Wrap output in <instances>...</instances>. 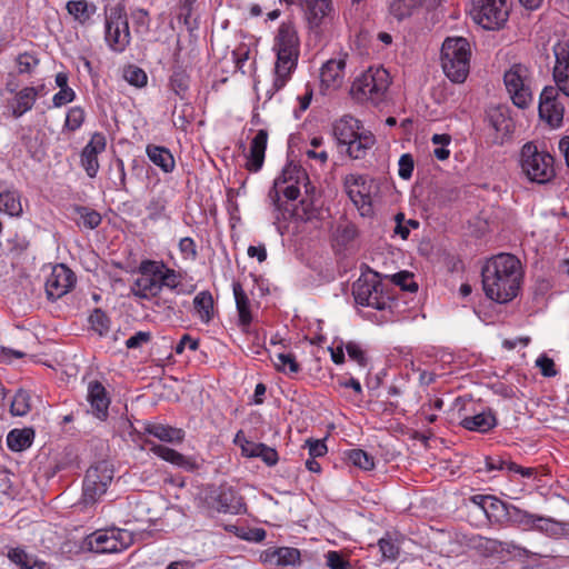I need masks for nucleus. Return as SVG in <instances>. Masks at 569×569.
<instances>
[{"instance_id": "nucleus-30", "label": "nucleus", "mask_w": 569, "mask_h": 569, "mask_svg": "<svg viewBox=\"0 0 569 569\" xmlns=\"http://www.w3.org/2000/svg\"><path fill=\"white\" fill-rule=\"evenodd\" d=\"M144 431L161 441L170 443H180L184 439V431L182 429L161 423H149L146 426Z\"/></svg>"}, {"instance_id": "nucleus-28", "label": "nucleus", "mask_w": 569, "mask_h": 569, "mask_svg": "<svg viewBox=\"0 0 569 569\" xmlns=\"http://www.w3.org/2000/svg\"><path fill=\"white\" fill-rule=\"evenodd\" d=\"M376 143V137L367 129L360 130L357 138L347 144V153L352 159H363Z\"/></svg>"}, {"instance_id": "nucleus-9", "label": "nucleus", "mask_w": 569, "mask_h": 569, "mask_svg": "<svg viewBox=\"0 0 569 569\" xmlns=\"http://www.w3.org/2000/svg\"><path fill=\"white\" fill-rule=\"evenodd\" d=\"M133 543V535L119 528H106L88 535L81 549L94 553H117L126 550Z\"/></svg>"}, {"instance_id": "nucleus-7", "label": "nucleus", "mask_w": 569, "mask_h": 569, "mask_svg": "<svg viewBox=\"0 0 569 569\" xmlns=\"http://www.w3.org/2000/svg\"><path fill=\"white\" fill-rule=\"evenodd\" d=\"M390 84V74L383 67H370L353 81L351 93L359 101L378 104L385 100Z\"/></svg>"}, {"instance_id": "nucleus-12", "label": "nucleus", "mask_w": 569, "mask_h": 569, "mask_svg": "<svg viewBox=\"0 0 569 569\" xmlns=\"http://www.w3.org/2000/svg\"><path fill=\"white\" fill-rule=\"evenodd\" d=\"M345 190L362 217L373 213V180L366 174L349 173L343 179Z\"/></svg>"}, {"instance_id": "nucleus-22", "label": "nucleus", "mask_w": 569, "mask_h": 569, "mask_svg": "<svg viewBox=\"0 0 569 569\" xmlns=\"http://www.w3.org/2000/svg\"><path fill=\"white\" fill-rule=\"evenodd\" d=\"M42 88V86L39 88L24 87L14 93L13 98L8 102V107L16 119L32 109Z\"/></svg>"}, {"instance_id": "nucleus-36", "label": "nucleus", "mask_w": 569, "mask_h": 569, "mask_svg": "<svg viewBox=\"0 0 569 569\" xmlns=\"http://www.w3.org/2000/svg\"><path fill=\"white\" fill-rule=\"evenodd\" d=\"M150 450L158 456L159 458L163 459L167 462L172 463L173 466L180 467V468H190L192 463L190 460L183 456L182 453L178 452L174 449H171L169 447L153 443L150 448Z\"/></svg>"}, {"instance_id": "nucleus-39", "label": "nucleus", "mask_w": 569, "mask_h": 569, "mask_svg": "<svg viewBox=\"0 0 569 569\" xmlns=\"http://www.w3.org/2000/svg\"><path fill=\"white\" fill-rule=\"evenodd\" d=\"M33 431L30 429H13L7 436L8 447L13 451H22L32 445Z\"/></svg>"}, {"instance_id": "nucleus-19", "label": "nucleus", "mask_w": 569, "mask_h": 569, "mask_svg": "<svg viewBox=\"0 0 569 569\" xmlns=\"http://www.w3.org/2000/svg\"><path fill=\"white\" fill-rule=\"evenodd\" d=\"M487 118L489 124L497 132V138L503 140L513 132L515 121L511 117V110L507 104H498L489 108Z\"/></svg>"}, {"instance_id": "nucleus-45", "label": "nucleus", "mask_w": 569, "mask_h": 569, "mask_svg": "<svg viewBox=\"0 0 569 569\" xmlns=\"http://www.w3.org/2000/svg\"><path fill=\"white\" fill-rule=\"evenodd\" d=\"M358 236L359 231L357 226L350 221L339 223L336 229V240L342 246L351 243Z\"/></svg>"}, {"instance_id": "nucleus-4", "label": "nucleus", "mask_w": 569, "mask_h": 569, "mask_svg": "<svg viewBox=\"0 0 569 569\" xmlns=\"http://www.w3.org/2000/svg\"><path fill=\"white\" fill-rule=\"evenodd\" d=\"M471 49L467 39L447 38L441 47V67L445 74L455 83L466 81L470 70Z\"/></svg>"}, {"instance_id": "nucleus-57", "label": "nucleus", "mask_w": 569, "mask_h": 569, "mask_svg": "<svg viewBox=\"0 0 569 569\" xmlns=\"http://www.w3.org/2000/svg\"><path fill=\"white\" fill-rule=\"evenodd\" d=\"M326 563L330 569H351L347 560L339 551L330 550L326 553Z\"/></svg>"}, {"instance_id": "nucleus-21", "label": "nucleus", "mask_w": 569, "mask_h": 569, "mask_svg": "<svg viewBox=\"0 0 569 569\" xmlns=\"http://www.w3.org/2000/svg\"><path fill=\"white\" fill-rule=\"evenodd\" d=\"M87 399L90 402L93 415L100 420H106L108 418L110 397L100 381L89 382Z\"/></svg>"}, {"instance_id": "nucleus-16", "label": "nucleus", "mask_w": 569, "mask_h": 569, "mask_svg": "<svg viewBox=\"0 0 569 569\" xmlns=\"http://www.w3.org/2000/svg\"><path fill=\"white\" fill-rule=\"evenodd\" d=\"M74 273L64 264L53 267L46 281V292L48 298L57 300L68 293L74 286Z\"/></svg>"}, {"instance_id": "nucleus-15", "label": "nucleus", "mask_w": 569, "mask_h": 569, "mask_svg": "<svg viewBox=\"0 0 569 569\" xmlns=\"http://www.w3.org/2000/svg\"><path fill=\"white\" fill-rule=\"evenodd\" d=\"M558 89L547 86L540 93L539 117L551 128H559L562 124L565 106L560 101Z\"/></svg>"}, {"instance_id": "nucleus-38", "label": "nucleus", "mask_w": 569, "mask_h": 569, "mask_svg": "<svg viewBox=\"0 0 569 569\" xmlns=\"http://www.w3.org/2000/svg\"><path fill=\"white\" fill-rule=\"evenodd\" d=\"M271 360L274 369L286 376L292 377L301 370V366L292 352H279Z\"/></svg>"}, {"instance_id": "nucleus-13", "label": "nucleus", "mask_w": 569, "mask_h": 569, "mask_svg": "<svg viewBox=\"0 0 569 569\" xmlns=\"http://www.w3.org/2000/svg\"><path fill=\"white\" fill-rule=\"evenodd\" d=\"M308 28L322 33L329 30L336 19V10L332 0H300Z\"/></svg>"}, {"instance_id": "nucleus-20", "label": "nucleus", "mask_w": 569, "mask_h": 569, "mask_svg": "<svg viewBox=\"0 0 569 569\" xmlns=\"http://www.w3.org/2000/svg\"><path fill=\"white\" fill-rule=\"evenodd\" d=\"M346 69V56L328 60L321 68V84L327 89H338L343 83Z\"/></svg>"}, {"instance_id": "nucleus-56", "label": "nucleus", "mask_w": 569, "mask_h": 569, "mask_svg": "<svg viewBox=\"0 0 569 569\" xmlns=\"http://www.w3.org/2000/svg\"><path fill=\"white\" fill-rule=\"evenodd\" d=\"M346 352L348 353L349 358L357 362L361 367H366L368 363L366 351L362 349L361 345L355 341H348L345 345Z\"/></svg>"}, {"instance_id": "nucleus-64", "label": "nucleus", "mask_w": 569, "mask_h": 569, "mask_svg": "<svg viewBox=\"0 0 569 569\" xmlns=\"http://www.w3.org/2000/svg\"><path fill=\"white\" fill-rule=\"evenodd\" d=\"M150 339H151L150 332L138 331L126 341V347L128 349H137V348L141 347L143 343L149 342Z\"/></svg>"}, {"instance_id": "nucleus-58", "label": "nucleus", "mask_w": 569, "mask_h": 569, "mask_svg": "<svg viewBox=\"0 0 569 569\" xmlns=\"http://www.w3.org/2000/svg\"><path fill=\"white\" fill-rule=\"evenodd\" d=\"M179 251L184 259L196 260L198 257L197 244L190 237L181 238L179 241Z\"/></svg>"}, {"instance_id": "nucleus-61", "label": "nucleus", "mask_w": 569, "mask_h": 569, "mask_svg": "<svg viewBox=\"0 0 569 569\" xmlns=\"http://www.w3.org/2000/svg\"><path fill=\"white\" fill-rule=\"evenodd\" d=\"M76 99V92L72 88L60 89L52 98L53 107L60 108Z\"/></svg>"}, {"instance_id": "nucleus-41", "label": "nucleus", "mask_w": 569, "mask_h": 569, "mask_svg": "<svg viewBox=\"0 0 569 569\" xmlns=\"http://www.w3.org/2000/svg\"><path fill=\"white\" fill-rule=\"evenodd\" d=\"M346 457L351 465L365 471H370L376 466L373 456L362 449H350Z\"/></svg>"}, {"instance_id": "nucleus-50", "label": "nucleus", "mask_w": 569, "mask_h": 569, "mask_svg": "<svg viewBox=\"0 0 569 569\" xmlns=\"http://www.w3.org/2000/svg\"><path fill=\"white\" fill-rule=\"evenodd\" d=\"M18 72L20 74H31L39 64V59L34 53L22 52L16 59Z\"/></svg>"}, {"instance_id": "nucleus-25", "label": "nucleus", "mask_w": 569, "mask_h": 569, "mask_svg": "<svg viewBox=\"0 0 569 569\" xmlns=\"http://www.w3.org/2000/svg\"><path fill=\"white\" fill-rule=\"evenodd\" d=\"M216 508L219 512L240 515L244 511L246 505L234 489L222 486L216 497Z\"/></svg>"}, {"instance_id": "nucleus-26", "label": "nucleus", "mask_w": 569, "mask_h": 569, "mask_svg": "<svg viewBox=\"0 0 569 569\" xmlns=\"http://www.w3.org/2000/svg\"><path fill=\"white\" fill-rule=\"evenodd\" d=\"M460 426L466 430L487 433L497 426L496 415L489 409L473 416H465Z\"/></svg>"}, {"instance_id": "nucleus-52", "label": "nucleus", "mask_w": 569, "mask_h": 569, "mask_svg": "<svg viewBox=\"0 0 569 569\" xmlns=\"http://www.w3.org/2000/svg\"><path fill=\"white\" fill-rule=\"evenodd\" d=\"M167 208V200L163 197H153L148 202L146 210L148 218L152 221H157L164 216Z\"/></svg>"}, {"instance_id": "nucleus-42", "label": "nucleus", "mask_w": 569, "mask_h": 569, "mask_svg": "<svg viewBox=\"0 0 569 569\" xmlns=\"http://www.w3.org/2000/svg\"><path fill=\"white\" fill-rule=\"evenodd\" d=\"M190 77L184 70H176L169 78V88L180 99H184L189 90Z\"/></svg>"}, {"instance_id": "nucleus-60", "label": "nucleus", "mask_w": 569, "mask_h": 569, "mask_svg": "<svg viewBox=\"0 0 569 569\" xmlns=\"http://www.w3.org/2000/svg\"><path fill=\"white\" fill-rule=\"evenodd\" d=\"M392 279L403 290L413 292L418 289L417 283L412 280V274L407 271L396 273Z\"/></svg>"}, {"instance_id": "nucleus-18", "label": "nucleus", "mask_w": 569, "mask_h": 569, "mask_svg": "<svg viewBox=\"0 0 569 569\" xmlns=\"http://www.w3.org/2000/svg\"><path fill=\"white\" fill-rule=\"evenodd\" d=\"M555 66L552 77L558 92L569 97V43H557L553 47Z\"/></svg>"}, {"instance_id": "nucleus-40", "label": "nucleus", "mask_w": 569, "mask_h": 569, "mask_svg": "<svg viewBox=\"0 0 569 569\" xmlns=\"http://www.w3.org/2000/svg\"><path fill=\"white\" fill-rule=\"evenodd\" d=\"M7 557L11 562L19 567V569H33L36 567H41L44 562L39 561L37 558L27 553V551L22 548H10Z\"/></svg>"}, {"instance_id": "nucleus-17", "label": "nucleus", "mask_w": 569, "mask_h": 569, "mask_svg": "<svg viewBox=\"0 0 569 569\" xmlns=\"http://www.w3.org/2000/svg\"><path fill=\"white\" fill-rule=\"evenodd\" d=\"M107 148V139L102 132H94L89 142L82 149L80 162L86 173L90 178H96L100 169L98 156L104 152Z\"/></svg>"}, {"instance_id": "nucleus-2", "label": "nucleus", "mask_w": 569, "mask_h": 569, "mask_svg": "<svg viewBox=\"0 0 569 569\" xmlns=\"http://www.w3.org/2000/svg\"><path fill=\"white\" fill-rule=\"evenodd\" d=\"M272 50L277 58L272 88L274 91H279L291 79L300 56V39L292 22H282L279 26Z\"/></svg>"}, {"instance_id": "nucleus-5", "label": "nucleus", "mask_w": 569, "mask_h": 569, "mask_svg": "<svg viewBox=\"0 0 569 569\" xmlns=\"http://www.w3.org/2000/svg\"><path fill=\"white\" fill-rule=\"evenodd\" d=\"M352 295L357 305L377 310L389 309L392 303L389 289L373 271L359 277L352 286Z\"/></svg>"}, {"instance_id": "nucleus-48", "label": "nucleus", "mask_w": 569, "mask_h": 569, "mask_svg": "<svg viewBox=\"0 0 569 569\" xmlns=\"http://www.w3.org/2000/svg\"><path fill=\"white\" fill-rule=\"evenodd\" d=\"M86 119V112L81 107H72L68 110L63 130L74 132L81 128Z\"/></svg>"}, {"instance_id": "nucleus-49", "label": "nucleus", "mask_w": 569, "mask_h": 569, "mask_svg": "<svg viewBox=\"0 0 569 569\" xmlns=\"http://www.w3.org/2000/svg\"><path fill=\"white\" fill-rule=\"evenodd\" d=\"M74 211L80 217L82 226L84 228L94 229L102 221L101 214L98 211L90 209L88 207L77 206L74 208Z\"/></svg>"}, {"instance_id": "nucleus-44", "label": "nucleus", "mask_w": 569, "mask_h": 569, "mask_svg": "<svg viewBox=\"0 0 569 569\" xmlns=\"http://www.w3.org/2000/svg\"><path fill=\"white\" fill-rule=\"evenodd\" d=\"M378 547L381 552V558L385 561H393L399 557L400 546L389 532L378 540Z\"/></svg>"}, {"instance_id": "nucleus-55", "label": "nucleus", "mask_w": 569, "mask_h": 569, "mask_svg": "<svg viewBox=\"0 0 569 569\" xmlns=\"http://www.w3.org/2000/svg\"><path fill=\"white\" fill-rule=\"evenodd\" d=\"M318 208L313 201V199L305 198L300 201V206L297 209V216L305 220L309 221L318 217Z\"/></svg>"}, {"instance_id": "nucleus-14", "label": "nucleus", "mask_w": 569, "mask_h": 569, "mask_svg": "<svg viewBox=\"0 0 569 569\" xmlns=\"http://www.w3.org/2000/svg\"><path fill=\"white\" fill-rule=\"evenodd\" d=\"M113 479V469L108 461H99L90 467L83 479V497L87 502H96L107 491Z\"/></svg>"}, {"instance_id": "nucleus-10", "label": "nucleus", "mask_w": 569, "mask_h": 569, "mask_svg": "<svg viewBox=\"0 0 569 569\" xmlns=\"http://www.w3.org/2000/svg\"><path fill=\"white\" fill-rule=\"evenodd\" d=\"M511 11V0H471L470 16L486 30H500Z\"/></svg>"}, {"instance_id": "nucleus-53", "label": "nucleus", "mask_w": 569, "mask_h": 569, "mask_svg": "<svg viewBox=\"0 0 569 569\" xmlns=\"http://www.w3.org/2000/svg\"><path fill=\"white\" fill-rule=\"evenodd\" d=\"M511 517L516 522L522 526L526 529H535L536 523L539 519L538 515L530 513L528 511L521 510L517 507H512Z\"/></svg>"}, {"instance_id": "nucleus-63", "label": "nucleus", "mask_w": 569, "mask_h": 569, "mask_svg": "<svg viewBox=\"0 0 569 569\" xmlns=\"http://www.w3.org/2000/svg\"><path fill=\"white\" fill-rule=\"evenodd\" d=\"M536 363L545 377H555L558 373L553 360L545 355L540 356Z\"/></svg>"}, {"instance_id": "nucleus-11", "label": "nucleus", "mask_w": 569, "mask_h": 569, "mask_svg": "<svg viewBox=\"0 0 569 569\" xmlns=\"http://www.w3.org/2000/svg\"><path fill=\"white\" fill-rule=\"evenodd\" d=\"M104 40L113 52H123L131 42L128 14L123 4L118 3L106 13Z\"/></svg>"}, {"instance_id": "nucleus-43", "label": "nucleus", "mask_w": 569, "mask_h": 569, "mask_svg": "<svg viewBox=\"0 0 569 569\" xmlns=\"http://www.w3.org/2000/svg\"><path fill=\"white\" fill-rule=\"evenodd\" d=\"M419 6V0H392L389 6L390 13L398 20L409 18Z\"/></svg>"}, {"instance_id": "nucleus-46", "label": "nucleus", "mask_w": 569, "mask_h": 569, "mask_svg": "<svg viewBox=\"0 0 569 569\" xmlns=\"http://www.w3.org/2000/svg\"><path fill=\"white\" fill-rule=\"evenodd\" d=\"M123 78L129 84L136 88H143L148 82V76L146 71L134 64H129L123 69Z\"/></svg>"}, {"instance_id": "nucleus-51", "label": "nucleus", "mask_w": 569, "mask_h": 569, "mask_svg": "<svg viewBox=\"0 0 569 569\" xmlns=\"http://www.w3.org/2000/svg\"><path fill=\"white\" fill-rule=\"evenodd\" d=\"M91 328L99 335H104L110 329V319L101 309H94L89 317Z\"/></svg>"}, {"instance_id": "nucleus-3", "label": "nucleus", "mask_w": 569, "mask_h": 569, "mask_svg": "<svg viewBox=\"0 0 569 569\" xmlns=\"http://www.w3.org/2000/svg\"><path fill=\"white\" fill-rule=\"evenodd\" d=\"M138 273L139 277L133 281L130 291L140 299L157 297L163 287L173 290L182 282V276L162 260H142Z\"/></svg>"}, {"instance_id": "nucleus-27", "label": "nucleus", "mask_w": 569, "mask_h": 569, "mask_svg": "<svg viewBox=\"0 0 569 569\" xmlns=\"http://www.w3.org/2000/svg\"><path fill=\"white\" fill-rule=\"evenodd\" d=\"M146 153L149 160L159 167L164 173H170L176 168V161L170 150L162 146L148 144Z\"/></svg>"}, {"instance_id": "nucleus-62", "label": "nucleus", "mask_w": 569, "mask_h": 569, "mask_svg": "<svg viewBox=\"0 0 569 569\" xmlns=\"http://www.w3.org/2000/svg\"><path fill=\"white\" fill-rule=\"evenodd\" d=\"M306 447H308L309 456L312 458L323 457L328 451L325 440L320 439H308Z\"/></svg>"}, {"instance_id": "nucleus-54", "label": "nucleus", "mask_w": 569, "mask_h": 569, "mask_svg": "<svg viewBox=\"0 0 569 569\" xmlns=\"http://www.w3.org/2000/svg\"><path fill=\"white\" fill-rule=\"evenodd\" d=\"M131 19L136 32H147L150 28V16L146 9H134L131 11Z\"/></svg>"}, {"instance_id": "nucleus-34", "label": "nucleus", "mask_w": 569, "mask_h": 569, "mask_svg": "<svg viewBox=\"0 0 569 569\" xmlns=\"http://www.w3.org/2000/svg\"><path fill=\"white\" fill-rule=\"evenodd\" d=\"M66 9L70 16L79 23H87L96 13L97 7L87 0H70L67 2Z\"/></svg>"}, {"instance_id": "nucleus-35", "label": "nucleus", "mask_w": 569, "mask_h": 569, "mask_svg": "<svg viewBox=\"0 0 569 569\" xmlns=\"http://www.w3.org/2000/svg\"><path fill=\"white\" fill-rule=\"evenodd\" d=\"M0 210L11 217H20L22 214L20 193L17 190L0 188Z\"/></svg>"}, {"instance_id": "nucleus-29", "label": "nucleus", "mask_w": 569, "mask_h": 569, "mask_svg": "<svg viewBox=\"0 0 569 569\" xmlns=\"http://www.w3.org/2000/svg\"><path fill=\"white\" fill-rule=\"evenodd\" d=\"M233 295L237 305V311L239 316V325L243 331H247L252 322V316L250 310V300L244 292L240 283L233 284Z\"/></svg>"}, {"instance_id": "nucleus-33", "label": "nucleus", "mask_w": 569, "mask_h": 569, "mask_svg": "<svg viewBox=\"0 0 569 569\" xmlns=\"http://www.w3.org/2000/svg\"><path fill=\"white\" fill-rule=\"evenodd\" d=\"M469 501L478 507L490 521L493 518L497 519L498 511L503 509V502L489 495H475L469 498Z\"/></svg>"}, {"instance_id": "nucleus-6", "label": "nucleus", "mask_w": 569, "mask_h": 569, "mask_svg": "<svg viewBox=\"0 0 569 569\" xmlns=\"http://www.w3.org/2000/svg\"><path fill=\"white\" fill-rule=\"evenodd\" d=\"M520 167L526 177L540 184L547 183L556 176L555 159L535 142H527L520 151Z\"/></svg>"}, {"instance_id": "nucleus-1", "label": "nucleus", "mask_w": 569, "mask_h": 569, "mask_svg": "<svg viewBox=\"0 0 569 569\" xmlns=\"http://www.w3.org/2000/svg\"><path fill=\"white\" fill-rule=\"evenodd\" d=\"M521 281V262L510 253H499L488 259L481 269L483 292L497 303L513 300L520 291Z\"/></svg>"}, {"instance_id": "nucleus-24", "label": "nucleus", "mask_w": 569, "mask_h": 569, "mask_svg": "<svg viewBox=\"0 0 569 569\" xmlns=\"http://www.w3.org/2000/svg\"><path fill=\"white\" fill-rule=\"evenodd\" d=\"M361 121L352 116H343L333 123L332 132L338 144L347 146L352 139L357 138L360 130H363Z\"/></svg>"}, {"instance_id": "nucleus-23", "label": "nucleus", "mask_w": 569, "mask_h": 569, "mask_svg": "<svg viewBox=\"0 0 569 569\" xmlns=\"http://www.w3.org/2000/svg\"><path fill=\"white\" fill-rule=\"evenodd\" d=\"M268 142V132L260 129L250 142L249 154L247 157L246 169L250 172H258L264 161V154Z\"/></svg>"}, {"instance_id": "nucleus-8", "label": "nucleus", "mask_w": 569, "mask_h": 569, "mask_svg": "<svg viewBox=\"0 0 569 569\" xmlns=\"http://www.w3.org/2000/svg\"><path fill=\"white\" fill-rule=\"evenodd\" d=\"M503 84L512 103L519 109H527L533 101V77L525 63H513L503 73Z\"/></svg>"}, {"instance_id": "nucleus-37", "label": "nucleus", "mask_w": 569, "mask_h": 569, "mask_svg": "<svg viewBox=\"0 0 569 569\" xmlns=\"http://www.w3.org/2000/svg\"><path fill=\"white\" fill-rule=\"evenodd\" d=\"M193 308L200 320L209 323L213 318L212 295L207 290L200 291L193 299Z\"/></svg>"}, {"instance_id": "nucleus-59", "label": "nucleus", "mask_w": 569, "mask_h": 569, "mask_svg": "<svg viewBox=\"0 0 569 569\" xmlns=\"http://www.w3.org/2000/svg\"><path fill=\"white\" fill-rule=\"evenodd\" d=\"M399 177L408 180L411 178L413 169H415V160L410 153H405L400 157L399 162Z\"/></svg>"}, {"instance_id": "nucleus-32", "label": "nucleus", "mask_w": 569, "mask_h": 569, "mask_svg": "<svg viewBox=\"0 0 569 569\" xmlns=\"http://www.w3.org/2000/svg\"><path fill=\"white\" fill-rule=\"evenodd\" d=\"M535 530L557 539L569 537V522L558 521L553 518L539 516Z\"/></svg>"}, {"instance_id": "nucleus-47", "label": "nucleus", "mask_w": 569, "mask_h": 569, "mask_svg": "<svg viewBox=\"0 0 569 569\" xmlns=\"http://www.w3.org/2000/svg\"><path fill=\"white\" fill-rule=\"evenodd\" d=\"M31 409L30 396L24 390H19L10 405V412L13 416L22 417L26 416Z\"/></svg>"}, {"instance_id": "nucleus-31", "label": "nucleus", "mask_w": 569, "mask_h": 569, "mask_svg": "<svg viewBox=\"0 0 569 569\" xmlns=\"http://www.w3.org/2000/svg\"><path fill=\"white\" fill-rule=\"evenodd\" d=\"M266 561L280 567L295 566L300 561V551L296 548L280 547L266 552Z\"/></svg>"}]
</instances>
